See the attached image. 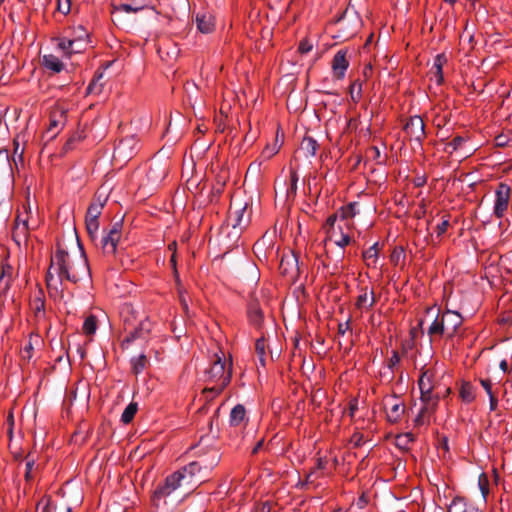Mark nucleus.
<instances>
[{
  "label": "nucleus",
  "mask_w": 512,
  "mask_h": 512,
  "mask_svg": "<svg viewBox=\"0 0 512 512\" xmlns=\"http://www.w3.org/2000/svg\"><path fill=\"white\" fill-rule=\"evenodd\" d=\"M432 379L433 374L430 373L429 370L423 371L418 379V386L420 391H424V393H427V391L434 390Z\"/></svg>",
  "instance_id": "obj_40"
},
{
  "label": "nucleus",
  "mask_w": 512,
  "mask_h": 512,
  "mask_svg": "<svg viewBox=\"0 0 512 512\" xmlns=\"http://www.w3.org/2000/svg\"><path fill=\"white\" fill-rule=\"evenodd\" d=\"M413 441H414V437L411 433L401 434L396 437L397 447L404 449V450L409 449V446Z\"/></svg>",
  "instance_id": "obj_50"
},
{
  "label": "nucleus",
  "mask_w": 512,
  "mask_h": 512,
  "mask_svg": "<svg viewBox=\"0 0 512 512\" xmlns=\"http://www.w3.org/2000/svg\"><path fill=\"white\" fill-rule=\"evenodd\" d=\"M80 141V136L77 134H73L71 137L68 138V140L65 142L63 146V151L67 153L68 151L72 150L74 147L75 142Z\"/></svg>",
  "instance_id": "obj_61"
},
{
  "label": "nucleus",
  "mask_w": 512,
  "mask_h": 512,
  "mask_svg": "<svg viewBox=\"0 0 512 512\" xmlns=\"http://www.w3.org/2000/svg\"><path fill=\"white\" fill-rule=\"evenodd\" d=\"M450 226V215L445 214L441 218V222L436 226L435 232L438 238L442 237Z\"/></svg>",
  "instance_id": "obj_51"
},
{
  "label": "nucleus",
  "mask_w": 512,
  "mask_h": 512,
  "mask_svg": "<svg viewBox=\"0 0 512 512\" xmlns=\"http://www.w3.org/2000/svg\"><path fill=\"white\" fill-rule=\"evenodd\" d=\"M29 234L28 224L21 222V225H14L12 230V238L17 244L21 241H26Z\"/></svg>",
  "instance_id": "obj_39"
},
{
  "label": "nucleus",
  "mask_w": 512,
  "mask_h": 512,
  "mask_svg": "<svg viewBox=\"0 0 512 512\" xmlns=\"http://www.w3.org/2000/svg\"><path fill=\"white\" fill-rule=\"evenodd\" d=\"M406 253L402 246H396L390 255V261L394 266L404 265Z\"/></svg>",
  "instance_id": "obj_43"
},
{
  "label": "nucleus",
  "mask_w": 512,
  "mask_h": 512,
  "mask_svg": "<svg viewBox=\"0 0 512 512\" xmlns=\"http://www.w3.org/2000/svg\"><path fill=\"white\" fill-rule=\"evenodd\" d=\"M357 410H358V399L357 398L350 399L348 402V407H347L348 415L350 416V418H354Z\"/></svg>",
  "instance_id": "obj_63"
},
{
  "label": "nucleus",
  "mask_w": 512,
  "mask_h": 512,
  "mask_svg": "<svg viewBox=\"0 0 512 512\" xmlns=\"http://www.w3.org/2000/svg\"><path fill=\"white\" fill-rule=\"evenodd\" d=\"M14 269L7 262L0 265V289L3 293H7L13 282Z\"/></svg>",
  "instance_id": "obj_28"
},
{
  "label": "nucleus",
  "mask_w": 512,
  "mask_h": 512,
  "mask_svg": "<svg viewBox=\"0 0 512 512\" xmlns=\"http://www.w3.org/2000/svg\"><path fill=\"white\" fill-rule=\"evenodd\" d=\"M360 23L361 20L357 16L356 12L348 8L345 9L334 22V24L338 27V32H342V36L345 38L352 37L357 32Z\"/></svg>",
  "instance_id": "obj_10"
},
{
  "label": "nucleus",
  "mask_w": 512,
  "mask_h": 512,
  "mask_svg": "<svg viewBox=\"0 0 512 512\" xmlns=\"http://www.w3.org/2000/svg\"><path fill=\"white\" fill-rule=\"evenodd\" d=\"M57 47L67 57L82 53L90 43V34L83 25L71 26L56 38Z\"/></svg>",
  "instance_id": "obj_4"
},
{
  "label": "nucleus",
  "mask_w": 512,
  "mask_h": 512,
  "mask_svg": "<svg viewBox=\"0 0 512 512\" xmlns=\"http://www.w3.org/2000/svg\"><path fill=\"white\" fill-rule=\"evenodd\" d=\"M317 455H319V453ZM328 464H329V460L327 457L317 456L315 466H316V469H318L322 472V475H326V476L331 475V472H328Z\"/></svg>",
  "instance_id": "obj_54"
},
{
  "label": "nucleus",
  "mask_w": 512,
  "mask_h": 512,
  "mask_svg": "<svg viewBox=\"0 0 512 512\" xmlns=\"http://www.w3.org/2000/svg\"><path fill=\"white\" fill-rule=\"evenodd\" d=\"M448 62V57L445 53L437 54L434 57L433 65L429 71L431 81H434L438 86L444 82L443 67Z\"/></svg>",
  "instance_id": "obj_19"
},
{
  "label": "nucleus",
  "mask_w": 512,
  "mask_h": 512,
  "mask_svg": "<svg viewBox=\"0 0 512 512\" xmlns=\"http://www.w3.org/2000/svg\"><path fill=\"white\" fill-rule=\"evenodd\" d=\"M121 238V223L116 222L109 230H104V234L97 241L104 255L115 256L117 244Z\"/></svg>",
  "instance_id": "obj_9"
},
{
  "label": "nucleus",
  "mask_w": 512,
  "mask_h": 512,
  "mask_svg": "<svg viewBox=\"0 0 512 512\" xmlns=\"http://www.w3.org/2000/svg\"><path fill=\"white\" fill-rule=\"evenodd\" d=\"M225 182L221 180H217L216 183L213 185L211 192H210V202H217L220 195L222 194L224 190Z\"/></svg>",
  "instance_id": "obj_52"
},
{
  "label": "nucleus",
  "mask_w": 512,
  "mask_h": 512,
  "mask_svg": "<svg viewBox=\"0 0 512 512\" xmlns=\"http://www.w3.org/2000/svg\"><path fill=\"white\" fill-rule=\"evenodd\" d=\"M102 78H103L102 73L95 74L86 89V93L99 95L103 90V82L101 81Z\"/></svg>",
  "instance_id": "obj_42"
},
{
  "label": "nucleus",
  "mask_w": 512,
  "mask_h": 512,
  "mask_svg": "<svg viewBox=\"0 0 512 512\" xmlns=\"http://www.w3.org/2000/svg\"><path fill=\"white\" fill-rule=\"evenodd\" d=\"M30 309L36 319L40 320L45 318V294L41 288L34 293V296L30 300Z\"/></svg>",
  "instance_id": "obj_22"
},
{
  "label": "nucleus",
  "mask_w": 512,
  "mask_h": 512,
  "mask_svg": "<svg viewBox=\"0 0 512 512\" xmlns=\"http://www.w3.org/2000/svg\"><path fill=\"white\" fill-rule=\"evenodd\" d=\"M278 153V148L276 145L269 146L267 145L263 151L261 152V155L259 156L264 162L271 159L275 154Z\"/></svg>",
  "instance_id": "obj_58"
},
{
  "label": "nucleus",
  "mask_w": 512,
  "mask_h": 512,
  "mask_svg": "<svg viewBox=\"0 0 512 512\" xmlns=\"http://www.w3.org/2000/svg\"><path fill=\"white\" fill-rule=\"evenodd\" d=\"M404 131L408 135L410 141H413L419 147H422V142L426 136L425 124L419 115L411 116L404 125Z\"/></svg>",
  "instance_id": "obj_15"
},
{
  "label": "nucleus",
  "mask_w": 512,
  "mask_h": 512,
  "mask_svg": "<svg viewBox=\"0 0 512 512\" xmlns=\"http://www.w3.org/2000/svg\"><path fill=\"white\" fill-rule=\"evenodd\" d=\"M351 223L346 222L344 225L340 223L337 225V228L327 229V235L323 240L324 246H326L327 242H333L340 248H345L351 242L350 231Z\"/></svg>",
  "instance_id": "obj_14"
},
{
  "label": "nucleus",
  "mask_w": 512,
  "mask_h": 512,
  "mask_svg": "<svg viewBox=\"0 0 512 512\" xmlns=\"http://www.w3.org/2000/svg\"><path fill=\"white\" fill-rule=\"evenodd\" d=\"M349 67L348 49H340L331 61L333 77L336 80H343Z\"/></svg>",
  "instance_id": "obj_18"
},
{
  "label": "nucleus",
  "mask_w": 512,
  "mask_h": 512,
  "mask_svg": "<svg viewBox=\"0 0 512 512\" xmlns=\"http://www.w3.org/2000/svg\"><path fill=\"white\" fill-rule=\"evenodd\" d=\"M512 194L511 187L504 183L500 182L495 189V199L493 206V215L497 219H502L509 207L510 198Z\"/></svg>",
  "instance_id": "obj_11"
},
{
  "label": "nucleus",
  "mask_w": 512,
  "mask_h": 512,
  "mask_svg": "<svg viewBox=\"0 0 512 512\" xmlns=\"http://www.w3.org/2000/svg\"><path fill=\"white\" fill-rule=\"evenodd\" d=\"M400 355L398 351L393 350L391 353V357L387 360V367L391 370L393 373L394 368L400 363Z\"/></svg>",
  "instance_id": "obj_59"
},
{
  "label": "nucleus",
  "mask_w": 512,
  "mask_h": 512,
  "mask_svg": "<svg viewBox=\"0 0 512 512\" xmlns=\"http://www.w3.org/2000/svg\"><path fill=\"white\" fill-rule=\"evenodd\" d=\"M358 202H350L338 210L340 221L350 222L358 214Z\"/></svg>",
  "instance_id": "obj_33"
},
{
  "label": "nucleus",
  "mask_w": 512,
  "mask_h": 512,
  "mask_svg": "<svg viewBox=\"0 0 512 512\" xmlns=\"http://www.w3.org/2000/svg\"><path fill=\"white\" fill-rule=\"evenodd\" d=\"M139 140L135 135H129L116 144L114 148V158L122 161H128L132 159L138 152Z\"/></svg>",
  "instance_id": "obj_12"
},
{
  "label": "nucleus",
  "mask_w": 512,
  "mask_h": 512,
  "mask_svg": "<svg viewBox=\"0 0 512 512\" xmlns=\"http://www.w3.org/2000/svg\"><path fill=\"white\" fill-rule=\"evenodd\" d=\"M247 317L249 323L256 329H260L264 322V313L257 299H250L247 305Z\"/></svg>",
  "instance_id": "obj_20"
},
{
  "label": "nucleus",
  "mask_w": 512,
  "mask_h": 512,
  "mask_svg": "<svg viewBox=\"0 0 512 512\" xmlns=\"http://www.w3.org/2000/svg\"><path fill=\"white\" fill-rule=\"evenodd\" d=\"M363 260L367 267L377 268L379 259V243L376 242L362 253Z\"/></svg>",
  "instance_id": "obj_29"
},
{
  "label": "nucleus",
  "mask_w": 512,
  "mask_h": 512,
  "mask_svg": "<svg viewBox=\"0 0 512 512\" xmlns=\"http://www.w3.org/2000/svg\"><path fill=\"white\" fill-rule=\"evenodd\" d=\"M57 10L63 15L71 11V0H57Z\"/></svg>",
  "instance_id": "obj_60"
},
{
  "label": "nucleus",
  "mask_w": 512,
  "mask_h": 512,
  "mask_svg": "<svg viewBox=\"0 0 512 512\" xmlns=\"http://www.w3.org/2000/svg\"><path fill=\"white\" fill-rule=\"evenodd\" d=\"M365 442H366V439L364 437V434L359 431L354 432L351 435L350 440H349V443L354 448H359V447L363 446Z\"/></svg>",
  "instance_id": "obj_55"
},
{
  "label": "nucleus",
  "mask_w": 512,
  "mask_h": 512,
  "mask_svg": "<svg viewBox=\"0 0 512 512\" xmlns=\"http://www.w3.org/2000/svg\"><path fill=\"white\" fill-rule=\"evenodd\" d=\"M196 26L198 31L203 34H209L214 31L215 24L213 18L208 14H197L196 15Z\"/></svg>",
  "instance_id": "obj_30"
},
{
  "label": "nucleus",
  "mask_w": 512,
  "mask_h": 512,
  "mask_svg": "<svg viewBox=\"0 0 512 512\" xmlns=\"http://www.w3.org/2000/svg\"><path fill=\"white\" fill-rule=\"evenodd\" d=\"M148 359L145 354H140L137 357L132 358L131 365L134 374L138 375L143 372L146 367Z\"/></svg>",
  "instance_id": "obj_45"
},
{
  "label": "nucleus",
  "mask_w": 512,
  "mask_h": 512,
  "mask_svg": "<svg viewBox=\"0 0 512 512\" xmlns=\"http://www.w3.org/2000/svg\"><path fill=\"white\" fill-rule=\"evenodd\" d=\"M436 411H430L427 407H421L419 413L414 419V425L417 427L427 426L430 423L431 417Z\"/></svg>",
  "instance_id": "obj_38"
},
{
  "label": "nucleus",
  "mask_w": 512,
  "mask_h": 512,
  "mask_svg": "<svg viewBox=\"0 0 512 512\" xmlns=\"http://www.w3.org/2000/svg\"><path fill=\"white\" fill-rule=\"evenodd\" d=\"M280 272L283 275L294 276L298 273V259L295 254L283 255L279 264Z\"/></svg>",
  "instance_id": "obj_25"
},
{
  "label": "nucleus",
  "mask_w": 512,
  "mask_h": 512,
  "mask_svg": "<svg viewBox=\"0 0 512 512\" xmlns=\"http://www.w3.org/2000/svg\"><path fill=\"white\" fill-rule=\"evenodd\" d=\"M248 422L246 408L242 404L235 405L229 415V425L231 427H240Z\"/></svg>",
  "instance_id": "obj_27"
},
{
  "label": "nucleus",
  "mask_w": 512,
  "mask_h": 512,
  "mask_svg": "<svg viewBox=\"0 0 512 512\" xmlns=\"http://www.w3.org/2000/svg\"><path fill=\"white\" fill-rule=\"evenodd\" d=\"M85 226H86V230H87V233H88V236L90 238V240L95 244V245H98L97 244V241H98V231H99V227H100V223H99V220L97 219H90V218H85Z\"/></svg>",
  "instance_id": "obj_37"
},
{
  "label": "nucleus",
  "mask_w": 512,
  "mask_h": 512,
  "mask_svg": "<svg viewBox=\"0 0 512 512\" xmlns=\"http://www.w3.org/2000/svg\"><path fill=\"white\" fill-rule=\"evenodd\" d=\"M137 410H138L137 403H135V402L129 403L121 415V421L124 424H129L135 417Z\"/></svg>",
  "instance_id": "obj_46"
},
{
  "label": "nucleus",
  "mask_w": 512,
  "mask_h": 512,
  "mask_svg": "<svg viewBox=\"0 0 512 512\" xmlns=\"http://www.w3.org/2000/svg\"><path fill=\"white\" fill-rule=\"evenodd\" d=\"M12 160L7 149L0 150V204L8 196V190L14 183Z\"/></svg>",
  "instance_id": "obj_7"
},
{
  "label": "nucleus",
  "mask_w": 512,
  "mask_h": 512,
  "mask_svg": "<svg viewBox=\"0 0 512 512\" xmlns=\"http://www.w3.org/2000/svg\"><path fill=\"white\" fill-rule=\"evenodd\" d=\"M465 142L466 140L464 137L455 136L449 143H447L445 151L449 154H453L455 151L460 149Z\"/></svg>",
  "instance_id": "obj_49"
},
{
  "label": "nucleus",
  "mask_w": 512,
  "mask_h": 512,
  "mask_svg": "<svg viewBox=\"0 0 512 512\" xmlns=\"http://www.w3.org/2000/svg\"><path fill=\"white\" fill-rule=\"evenodd\" d=\"M248 203H241L236 205L235 202H231L227 223L233 229H238L239 231L244 230L251 221V213L247 211Z\"/></svg>",
  "instance_id": "obj_8"
},
{
  "label": "nucleus",
  "mask_w": 512,
  "mask_h": 512,
  "mask_svg": "<svg viewBox=\"0 0 512 512\" xmlns=\"http://www.w3.org/2000/svg\"><path fill=\"white\" fill-rule=\"evenodd\" d=\"M362 84L359 81H354L350 85V95L354 102H358L361 98Z\"/></svg>",
  "instance_id": "obj_56"
},
{
  "label": "nucleus",
  "mask_w": 512,
  "mask_h": 512,
  "mask_svg": "<svg viewBox=\"0 0 512 512\" xmlns=\"http://www.w3.org/2000/svg\"><path fill=\"white\" fill-rule=\"evenodd\" d=\"M65 121L66 115L64 110H56L51 113L47 129V133H50L51 138H54L57 135L59 129L65 125Z\"/></svg>",
  "instance_id": "obj_26"
},
{
  "label": "nucleus",
  "mask_w": 512,
  "mask_h": 512,
  "mask_svg": "<svg viewBox=\"0 0 512 512\" xmlns=\"http://www.w3.org/2000/svg\"><path fill=\"white\" fill-rule=\"evenodd\" d=\"M420 400L422 402V407H427L430 411H436L440 396L438 393H433V390L427 391V393L420 391Z\"/></svg>",
  "instance_id": "obj_31"
},
{
  "label": "nucleus",
  "mask_w": 512,
  "mask_h": 512,
  "mask_svg": "<svg viewBox=\"0 0 512 512\" xmlns=\"http://www.w3.org/2000/svg\"><path fill=\"white\" fill-rule=\"evenodd\" d=\"M298 173L296 170L291 169L289 175V184L286 189V197L293 198L297 192V183H298Z\"/></svg>",
  "instance_id": "obj_44"
},
{
  "label": "nucleus",
  "mask_w": 512,
  "mask_h": 512,
  "mask_svg": "<svg viewBox=\"0 0 512 512\" xmlns=\"http://www.w3.org/2000/svg\"><path fill=\"white\" fill-rule=\"evenodd\" d=\"M478 486L481 491L483 499L486 500L489 494V479L485 473L480 474L478 479Z\"/></svg>",
  "instance_id": "obj_53"
},
{
  "label": "nucleus",
  "mask_w": 512,
  "mask_h": 512,
  "mask_svg": "<svg viewBox=\"0 0 512 512\" xmlns=\"http://www.w3.org/2000/svg\"><path fill=\"white\" fill-rule=\"evenodd\" d=\"M359 295L357 296L355 306L357 309L367 311L372 308L376 303V297L373 288L369 289L367 286L359 287Z\"/></svg>",
  "instance_id": "obj_21"
},
{
  "label": "nucleus",
  "mask_w": 512,
  "mask_h": 512,
  "mask_svg": "<svg viewBox=\"0 0 512 512\" xmlns=\"http://www.w3.org/2000/svg\"><path fill=\"white\" fill-rule=\"evenodd\" d=\"M218 462L219 457L214 453L210 458H199L188 463L177 471L183 476V482L186 484H200L208 479L210 473Z\"/></svg>",
  "instance_id": "obj_5"
},
{
  "label": "nucleus",
  "mask_w": 512,
  "mask_h": 512,
  "mask_svg": "<svg viewBox=\"0 0 512 512\" xmlns=\"http://www.w3.org/2000/svg\"><path fill=\"white\" fill-rule=\"evenodd\" d=\"M326 475H322V472L316 469V466L310 469V471L306 474L305 479L298 483V487L304 488L308 485H313L315 488L318 487L316 481L319 478L325 477Z\"/></svg>",
  "instance_id": "obj_36"
},
{
  "label": "nucleus",
  "mask_w": 512,
  "mask_h": 512,
  "mask_svg": "<svg viewBox=\"0 0 512 512\" xmlns=\"http://www.w3.org/2000/svg\"><path fill=\"white\" fill-rule=\"evenodd\" d=\"M98 321L95 315L90 314L84 320L82 331L87 336H92L96 333L98 328Z\"/></svg>",
  "instance_id": "obj_41"
},
{
  "label": "nucleus",
  "mask_w": 512,
  "mask_h": 512,
  "mask_svg": "<svg viewBox=\"0 0 512 512\" xmlns=\"http://www.w3.org/2000/svg\"><path fill=\"white\" fill-rule=\"evenodd\" d=\"M462 325L463 317L459 312L438 309L434 320L427 329V334L431 342L440 338H444L446 341H451L454 338L462 339L464 337Z\"/></svg>",
  "instance_id": "obj_2"
},
{
  "label": "nucleus",
  "mask_w": 512,
  "mask_h": 512,
  "mask_svg": "<svg viewBox=\"0 0 512 512\" xmlns=\"http://www.w3.org/2000/svg\"><path fill=\"white\" fill-rule=\"evenodd\" d=\"M107 197L102 194L95 193L92 202L88 206L85 218H92L99 220L102 210L106 204Z\"/></svg>",
  "instance_id": "obj_24"
},
{
  "label": "nucleus",
  "mask_w": 512,
  "mask_h": 512,
  "mask_svg": "<svg viewBox=\"0 0 512 512\" xmlns=\"http://www.w3.org/2000/svg\"><path fill=\"white\" fill-rule=\"evenodd\" d=\"M383 405L387 420L390 423H398L405 412L404 401L397 395L393 394L384 398Z\"/></svg>",
  "instance_id": "obj_16"
},
{
  "label": "nucleus",
  "mask_w": 512,
  "mask_h": 512,
  "mask_svg": "<svg viewBox=\"0 0 512 512\" xmlns=\"http://www.w3.org/2000/svg\"><path fill=\"white\" fill-rule=\"evenodd\" d=\"M81 249V258L77 266L71 262L67 251L58 246L51 256L50 265L46 274V286L51 297L61 295L64 283L70 282L78 284L82 281L91 283V272L88 259L83 247L78 242Z\"/></svg>",
  "instance_id": "obj_1"
},
{
  "label": "nucleus",
  "mask_w": 512,
  "mask_h": 512,
  "mask_svg": "<svg viewBox=\"0 0 512 512\" xmlns=\"http://www.w3.org/2000/svg\"><path fill=\"white\" fill-rule=\"evenodd\" d=\"M183 476L180 472L175 471L168 475L162 484H159L153 492L152 501H159L171 495L177 488L181 486Z\"/></svg>",
  "instance_id": "obj_13"
},
{
  "label": "nucleus",
  "mask_w": 512,
  "mask_h": 512,
  "mask_svg": "<svg viewBox=\"0 0 512 512\" xmlns=\"http://www.w3.org/2000/svg\"><path fill=\"white\" fill-rule=\"evenodd\" d=\"M148 0H112V15L118 13H136L147 7Z\"/></svg>",
  "instance_id": "obj_17"
},
{
  "label": "nucleus",
  "mask_w": 512,
  "mask_h": 512,
  "mask_svg": "<svg viewBox=\"0 0 512 512\" xmlns=\"http://www.w3.org/2000/svg\"><path fill=\"white\" fill-rule=\"evenodd\" d=\"M232 378V363L229 362L228 368H226V361L215 354L210 367L205 371V382L208 384L204 388V394H211V397L218 396L224 388L230 383Z\"/></svg>",
  "instance_id": "obj_3"
},
{
  "label": "nucleus",
  "mask_w": 512,
  "mask_h": 512,
  "mask_svg": "<svg viewBox=\"0 0 512 512\" xmlns=\"http://www.w3.org/2000/svg\"><path fill=\"white\" fill-rule=\"evenodd\" d=\"M43 65L46 69L51 70L55 73H59L64 69L62 61L53 54H47L43 56Z\"/></svg>",
  "instance_id": "obj_35"
},
{
  "label": "nucleus",
  "mask_w": 512,
  "mask_h": 512,
  "mask_svg": "<svg viewBox=\"0 0 512 512\" xmlns=\"http://www.w3.org/2000/svg\"><path fill=\"white\" fill-rule=\"evenodd\" d=\"M35 465V458L31 456V454H28L26 456V470L24 478L26 481L32 480V469Z\"/></svg>",
  "instance_id": "obj_57"
},
{
  "label": "nucleus",
  "mask_w": 512,
  "mask_h": 512,
  "mask_svg": "<svg viewBox=\"0 0 512 512\" xmlns=\"http://www.w3.org/2000/svg\"><path fill=\"white\" fill-rule=\"evenodd\" d=\"M134 308L131 304H124L121 309V316L124 319L126 337L122 340L121 347L126 349L129 345L137 339H146L151 331V323L148 319L140 321L137 327L128 330L129 320L126 315H133Z\"/></svg>",
  "instance_id": "obj_6"
},
{
  "label": "nucleus",
  "mask_w": 512,
  "mask_h": 512,
  "mask_svg": "<svg viewBox=\"0 0 512 512\" xmlns=\"http://www.w3.org/2000/svg\"><path fill=\"white\" fill-rule=\"evenodd\" d=\"M33 339L37 342L39 340L38 335H30L29 341L24 345V347L21 350V357L24 360H30L32 358V351H33Z\"/></svg>",
  "instance_id": "obj_48"
},
{
  "label": "nucleus",
  "mask_w": 512,
  "mask_h": 512,
  "mask_svg": "<svg viewBox=\"0 0 512 512\" xmlns=\"http://www.w3.org/2000/svg\"><path fill=\"white\" fill-rule=\"evenodd\" d=\"M26 134L21 132L13 138V153L11 160L13 161L16 168H18V162L23 164V155L26 145Z\"/></svg>",
  "instance_id": "obj_23"
},
{
  "label": "nucleus",
  "mask_w": 512,
  "mask_h": 512,
  "mask_svg": "<svg viewBox=\"0 0 512 512\" xmlns=\"http://www.w3.org/2000/svg\"><path fill=\"white\" fill-rule=\"evenodd\" d=\"M459 397L465 403H472L476 398L474 386L468 381H463L459 389Z\"/></svg>",
  "instance_id": "obj_34"
},
{
  "label": "nucleus",
  "mask_w": 512,
  "mask_h": 512,
  "mask_svg": "<svg viewBox=\"0 0 512 512\" xmlns=\"http://www.w3.org/2000/svg\"><path fill=\"white\" fill-rule=\"evenodd\" d=\"M319 149L318 142L311 136H305L300 144V150L306 157H314Z\"/></svg>",
  "instance_id": "obj_32"
},
{
  "label": "nucleus",
  "mask_w": 512,
  "mask_h": 512,
  "mask_svg": "<svg viewBox=\"0 0 512 512\" xmlns=\"http://www.w3.org/2000/svg\"><path fill=\"white\" fill-rule=\"evenodd\" d=\"M43 512H71V508L68 506H56L48 504Z\"/></svg>",
  "instance_id": "obj_62"
},
{
  "label": "nucleus",
  "mask_w": 512,
  "mask_h": 512,
  "mask_svg": "<svg viewBox=\"0 0 512 512\" xmlns=\"http://www.w3.org/2000/svg\"><path fill=\"white\" fill-rule=\"evenodd\" d=\"M255 351L259 358V362L264 366L266 361V340L263 336L256 340Z\"/></svg>",
  "instance_id": "obj_47"
},
{
  "label": "nucleus",
  "mask_w": 512,
  "mask_h": 512,
  "mask_svg": "<svg viewBox=\"0 0 512 512\" xmlns=\"http://www.w3.org/2000/svg\"><path fill=\"white\" fill-rule=\"evenodd\" d=\"M264 163V161L259 157L255 161H253L247 170V173H258L261 170V166Z\"/></svg>",
  "instance_id": "obj_64"
}]
</instances>
